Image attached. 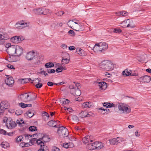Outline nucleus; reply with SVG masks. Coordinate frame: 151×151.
<instances>
[{
	"label": "nucleus",
	"instance_id": "21",
	"mask_svg": "<svg viewBox=\"0 0 151 151\" xmlns=\"http://www.w3.org/2000/svg\"><path fill=\"white\" fill-rule=\"evenodd\" d=\"M100 88L102 90H105L107 87V83L105 82L102 81L98 83Z\"/></svg>",
	"mask_w": 151,
	"mask_h": 151
},
{
	"label": "nucleus",
	"instance_id": "49",
	"mask_svg": "<svg viewBox=\"0 0 151 151\" xmlns=\"http://www.w3.org/2000/svg\"><path fill=\"white\" fill-rule=\"evenodd\" d=\"M9 118H7L6 117H4V119L3 120V122L4 123H6V124H7V122H9Z\"/></svg>",
	"mask_w": 151,
	"mask_h": 151
},
{
	"label": "nucleus",
	"instance_id": "36",
	"mask_svg": "<svg viewBox=\"0 0 151 151\" xmlns=\"http://www.w3.org/2000/svg\"><path fill=\"white\" fill-rule=\"evenodd\" d=\"M25 24H26V26H24V27H27V23H24V21L23 20H22V21H19L16 24V25H17L18 24H19L20 25H24Z\"/></svg>",
	"mask_w": 151,
	"mask_h": 151
},
{
	"label": "nucleus",
	"instance_id": "24",
	"mask_svg": "<svg viewBox=\"0 0 151 151\" xmlns=\"http://www.w3.org/2000/svg\"><path fill=\"white\" fill-rule=\"evenodd\" d=\"M131 71L128 69H126L122 72V74L124 76H127L131 75Z\"/></svg>",
	"mask_w": 151,
	"mask_h": 151
},
{
	"label": "nucleus",
	"instance_id": "3",
	"mask_svg": "<svg viewBox=\"0 0 151 151\" xmlns=\"http://www.w3.org/2000/svg\"><path fill=\"white\" fill-rule=\"evenodd\" d=\"M103 147V146L101 145V142H96L94 143L88 144L87 145L86 148L88 150H92L95 149L99 150L102 148Z\"/></svg>",
	"mask_w": 151,
	"mask_h": 151
},
{
	"label": "nucleus",
	"instance_id": "43",
	"mask_svg": "<svg viewBox=\"0 0 151 151\" xmlns=\"http://www.w3.org/2000/svg\"><path fill=\"white\" fill-rule=\"evenodd\" d=\"M56 70H55L53 69H48L47 70V71L49 73H54L55 72Z\"/></svg>",
	"mask_w": 151,
	"mask_h": 151
},
{
	"label": "nucleus",
	"instance_id": "38",
	"mask_svg": "<svg viewBox=\"0 0 151 151\" xmlns=\"http://www.w3.org/2000/svg\"><path fill=\"white\" fill-rule=\"evenodd\" d=\"M26 114L29 118H31L34 115L33 114L29 111L27 112L26 113Z\"/></svg>",
	"mask_w": 151,
	"mask_h": 151
},
{
	"label": "nucleus",
	"instance_id": "32",
	"mask_svg": "<svg viewBox=\"0 0 151 151\" xmlns=\"http://www.w3.org/2000/svg\"><path fill=\"white\" fill-rule=\"evenodd\" d=\"M109 141L110 144L112 145L116 144V143H117V139L116 138L110 139Z\"/></svg>",
	"mask_w": 151,
	"mask_h": 151
},
{
	"label": "nucleus",
	"instance_id": "12",
	"mask_svg": "<svg viewBox=\"0 0 151 151\" xmlns=\"http://www.w3.org/2000/svg\"><path fill=\"white\" fill-rule=\"evenodd\" d=\"M35 52L33 51L28 52L26 56V58L28 60H32L35 57Z\"/></svg>",
	"mask_w": 151,
	"mask_h": 151
},
{
	"label": "nucleus",
	"instance_id": "2",
	"mask_svg": "<svg viewBox=\"0 0 151 151\" xmlns=\"http://www.w3.org/2000/svg\"><path fill=\"white\" fill-rule=\"evenodd\" d=\"M101 68L107 71H109L113 69V64L109 60H104L100 64Z\"/></svg>",
	"mask_w": 151,
	"mask_h": 151
},
{
	"label": "nucleus",
	"instance_id": "64",
	"mask_svg": "<svg viewBox=\"0 0 151 151\" xmlns=\"http://www.w3.org/2000/svg\"><path fill=\"white\" fill-rule=\"evenodd\" d=\"M24 143L25 142H21L20 145L19 146L22 147H24Z\"/></svg>",
	"mask_w": 151,
	"mask_h": 151
},
{
	"label": "nucleus",
	"instance_id": "45",
	"mask_svg": "<svg viewBox=\"0 0 151 151\" xmlns=\"http://www.w3.org/2000/svg\"><path fill=\"white\" fill-rule=\"evenodd\" d=\"M0 134L3 135H6V131L3 129H0Z\"/></svg>",
	"mask_w": 151,
	"mask_h": 151
},
{
	"label": "nucleus",
	"instance_id": "46",
	"mask_svg": "<svg viewBox=\"0 0 151 151\" xmlns=\"http://www.w3.org/2000/svg\"><path fill=\"white\" fill-rule=\"evenodd\" d=\"M116 139H117V143H120L124 141L123 139L121 137H118L116 138Z\"/></svg>",
	"mask_w": 151,
	"mask_h": 151
},
{
	"label": "nucleus",
	"instance_id": "22",
	"mask_svg": "<svg viewBox=\"0 0 151 151\" xmlns=\"http://www.w3.org/2000/svg\"><path fill=\"white\" fill-rule=\"evenodd\" d=\"M100 43L96 44L93 47L92 50L95 52H98V51L101 52L100 50Z\"/></svg>",
	"mask_w": 151,
	"mask_h": 151
},
{
	"label": "nucleus",
	"instance_id": "13",
	"mask_svg": "<svg viewBox=\"0 0 151 151\" xmlns=\"http://www.w3.org/2000/svg\"><path fill=\"white\" fill-rule=\"evenodd\" d=\"M123 23H127L128 24L127 27H130L131 28H134L135 27V25L134 24L133 20L131 19H127L124 21Z\"/></svg>",
	"mask_w": 151,
	"mask_h": 151
},
{
	"label": "nucleus",
	"instance_id": "56",
	"mask_svg": "<svg viewBox=\"0 0 151 151\" xmlns=\"http://www.w3.org/2000/svg\"><path fill=\"white\" fill-rule=\"evenodd\" d=\"M69 87L70 89L73 90V91L75 90V89L76 88L74 87V86L73 85H70Z\"/></svg>",
	"mask_w": 151,
	"mask_h": 151
},
{
	"label": "nucleus",
	"instance_id": "15",
	"mask_svg": "<svg viewBox=\"0 0 151 151\" xmlns=\"http://www.w3.org/2000/svg\"><path fill=\"white\" fill-rule=\"evenodd\" d=\"M91 112H88L87 111H81L79 114V117L81 118H83L86 117L90 116L91 115L90 113Z\"/></svg>",
	"mask_w": 151,
	"mask_h": 151
},
{
	"label": "nucleus",
	"instance_id": "37",
	"mask_svg": "<svg viewBox=\"0 0 151 151\" xmlns=\"http://www.w3.org/2000/svg\"><path fill=\"white\" fill-rule=\"evenodd\" d=\"M113 32L114 33H119L122 32V30L120 29L117 28H113Z\"/></svg>",
	"mask_w": 151,
	"mask_h": 151
},
{
	"label": "nucleus",
	"instance_id": "28",
	"mask_svg": "<svg viewBox=\"0 0 151 151\" xmlns=\"http://www.w3.org/2000/svg\"><path fill=\"white\" fill-rule=\"evenodd\" d=\"M69 61L70 59L64 58H62L61 61L62 65L67 64L69 63Z\"/></svg>",
	"mask_w": 151,
	"mask_h": 151
},
{
	"label": "nucleus",
	"instance_id": "52",
	"mask_svg": "<svg viewBox=\"0 0 151 151\" xmlns=\"http://www.w3.org/2000/svg\"><path fill=\"white\" fill-rule=\"evenodd\" d=\"M107 107L108 108H111L114 107V104L112 103H108Z\"/></svg>",
	"mask_w": 151,
	"mask_h": 151
},
{
	"label": "nucleus",
	"instance_id": "25",
	"mask_svg": "<svg viewBox=\"0 0 151 151\" xmlns=\"http://www.w3.org/2000/svg\"><path fill=\"white\" fill-rule=\"evenodd\" d=\"M56 122V121L55 120H51L49 121L47 123V124L49 125L50 127H58L57 126V124H55L54 125V124Z\"/></svg>",
	"mask_w": 151,
	"mask_h": 151
},
{
	"label": "nucleus",
	"instance_id": "62",
	"mask_svg": "<svg viewBox=\"0 0 151 151\" xmlns=\"http://www.w3.org/2000/svg\"><path fill=\"white\" fill-rule=\"evenodd\" d=\"M63 147L65 148H67L69 147V145L68 143H64L63 144Z\"/></svg>",
	"mask_w": 151,
	"mask_h": 151
},
{
	"label": "nucleus",
	"instance_id": "41",
	"mask_svg": "<svg viewBox=\"0 0 151 151\" xmlns=\"http://www.w3.org/2000/svg\"><path fill=\"white\" fill-rule=\"evenodd\" d=\"M22 80V82H23V83H25L29 82L31 81H32L30 78L24 79H23Z\"/></svg>",
	"mask_w": 151,
	"mask_h": 151
},
{
	"label": "nucleus",
	"instance_id": "58",
	"mask_svg": "<svg viewBox=\"0 0 151 151\" xmlns=\"http://www.w3.org/2000/svg\"><path fill=\"white\" fill-rule=\"evenodd\" d=\"M69 50H73L76 49V47L74 46H70L69 47Z\"/></svg>",
	"mask_w": 151,
	"mask_h": 151
},
{
	"label": "nucleus",
	"instance_id": "27",
	"mask_svg": "<svg viewBox=\"0 0 151 151\" xmlns=\"http://www.w3.org/2000/svg\"><path fill=\"white\" fill-rule=\"evenodd\" d=\"M54 64L52 62H49L46 63L45 65V67L46 68H50L54 67Z\"/></svg>",
	"mask_w": 151,
	"mask_h": 151
},
{
	"label": "nucleus",
	"instance_id": "29",
	"mask_svg": "<svg viewBox=\"0 0 151 151\" xmlns=\"http://www.w3.org/2000/svg\"><path fill=\"white\" fill-rule=\"evenodd\" d=\"M117 15H122L126 16L128 15V12H119L116 13Z\"/></svg>",
	"mask_w": 151,
	"mask_h": 151
},
{
	"label": "nucleus",
	"instance_id": "11",
	"mask_svg": "<svg viewBox=\"0 0 151 151\" xmlns=\"http://www.w3.org/2000/svg\"><path fill=\"white\" fill-rule=\"evenodd\" d=\"M5 83L7 85L10 87H12L14 83V81L12 77H10L7 78L5 80Z\"/></svg>",
	"mask_w": 151,
	"mask_h": 151
},
{
	"label": "nucleus",
	"instance_id": "31",
	"mask_svg": "<svg viewBox=\"0 0 151 151\" xmlns=\"http://www.w3.org/2000/svg\"><path fill=\"white\" fill-rule=\"evenodd\" d=\"M67 68L65 67H63L62 66H61L60 68H58L56 70V71L57 73H58L62 71L63 70H66Z\"/></svg>",
	"mask_w": 151,
	"mask_h": 151
},
{
	"label": "nucleus",
	"instance_id": "42",
	"mask_svg": "<svg viewBox=\"0 0 151 151\" xmlns=\"http://www.w3.org/2000/svg\"><path fill=\"white\" fill-rule=\"evenodd\" d=\"M23 137L22 136H19L16 139V141L17 142H19L22 141Z\"/></svg>",
	"mask_w": 151,
	"mask_h": 151
},
{
	"label": "nucleus",
	"instance_id": "23",
	"mask_svg": "<svg viewBox=\"0 0 151 151\" xmlns=\"http://www.w3.org/2000/svg\"><path fill=\"white\" fill-rule=\"evenodd\" d=\"M91 136L90 135L86 136L85 137L83 138V140H84L85 139H86L87 141V145L88 144H90L93 141L92 139H91Z\"/></svg>",
	"mask_w": 151,
	"mask_h": 151
},
{
	"label": "nucleus",
	"instance_id": "55",
	"mask_svg": "<svg viewBox=\"0 0 151 151\" xmlns=\"http://www.w3.org/2000/svg\"><path fill=\"white\" fill-rule=\"evenodd\" d=\"M15 133V131H14V132H6V135H7L9 136H12L13 134H14Z\"/></svg>",
	"mask_w": 151,
	"mask_h": 151
},
{
	"label": "nucleus",
	"instance_id": "1",
	"mask_svg": "<svg viewBox=\"0 0 151 151\" xmlns=\"http://www.w3.org/2000/svg\"><path fill=\"white\" fill-rule=\"evenodd\" d=\"M42 135H43V137L37 139L36 138H33L32 139L30 140L29 142L31 143L32 145H33L35 143V142L36 141V142L38 145H40V148L38 150V151H48V147L45 145V144L41 140H42L46 138L49 139L48 136L46 135L41 134Z\"/></svg>",
	"mask_w": 151,
	"mask_h": 151
},
{
	"label": "nucleus",
	"instance_id": "9",
	"mask_svg": "<svg viewBox=\"0 0 151 151\" xmlns=\"http://www.w3.org/2000/svg\"><path fill=\"white\" fill-rule=\"evenodd\" d=\"M15 53L16 56L18 57L21 55L23 52V49L21 46L19 45H16Z\"/></svg>",
	"mask_w": 151,
	"mask_h": 151
},
{
	"label": "nucleus",
	"instance_id": "44",
	"mask_svg": "<svg viewBox=\"0 0 151 151\" xmlns=\"http://www.w3.org/2000/svg\"><path fill=\"white\" fill-rule=\"evenodd\" d=\"M52 151H60V149L58 147H55L53 146L52 147Z\"/></svg>",
	"mask_w": 151,
	"mask_h": 151
},
{
	"label": "nucleus",
	"instance_id": "17",
	"mask_svg": "<svg viewBox=\"0 0 151 151\" xmlns=\"http://www.w3.org/2000/svg\"><path fill=\"white\" fill-rule=\"evenodd\" d=\"M7 106L5 102L2 101L0 104V114L4 113L5 110L7 108Z\"/></svg>",
	"mask_w": 151,
	"mask_h": 151
},
{
	"label": "nucleus",
	"instance_id": "5",
	"mask_svg": "<svg viewBox=\"0 0 151 151\" xmlns=\"http://www.w3.org/2000/svg\"><path fill=\"white\" fill-rule=\"evenodd\" d=\"M33 12L36 14H43L44 15H47L49 12V10L45 7L38 8L34 9Z\"/></svg>",
	"mask_w": 151,
	"mask_h": 151
},
{
	"label": "nucleus",
	"instance_id": "50",
	"mask_svg": "<svg viewBox=\"0 0 151 151\" xmlns=\"http://www.w3.org/2000/svg\"><path fill=\"white\" fill-rule=\"evenodd\" d=\"M48 137V138H49V139H47V138H45V139H43L42 140H41V141H43V142L44 143L45 142V143H46L48 141H49L50 138H49V137L47 135Z\"/></svg>",
	"mask_w": 151,
	"mask_h": 151
},
{
	"label": "nucleus",
	"instance_id": "26",
	"mask_svg": "<svg viewBox=\"0 0 151 151\" xmlns=\"http://www.w3.org/2000/svg\"><path fill=\"white\" fill-rule=\"evenodd\" d=\"M74 92H73L72 94L75 95V96H80L81 94V90L79 89H76L74 90Z\"/></svg>",
	"mask_w": 151,
	"mask_h": 151
},
{
	"label": "nucleus",
	"instance_id": "20",
	"mask_svg": "<svg viewBox=\"0 0 151 151\" xmlns=\"http://www.w3.org/2000/svg\"><path fill=\"white\" fill-rule=\"evenodd\" d=\"M93 106V104L92 102H86L83 103L82 105V107L83 108H87L91 107Z\"/></svg>",
	"mask_w": 151,
	"mask_h": 151
},
{
	"label": "nucleus",
	"instance_id": "7",
	"mask_svg": "<svg viewBox=\"0 0 151 151\" xmlns=\"http://www.w3.org/2000/svg\"><path fill=\"white\" fill-rule=\"evenodd\" d=\"M9 38V36L7 33L0 32V45H3L6 40Z\"/></svg>",
	"mask_w": 151,
	"mask_h": 151
},
{
	"label": "nucleus",
	"instance_id": "59",
	"mask_svg": "<svg viewBox=\"0 0 151 151\" xmlns=\"http://www.w3.org/2000/svg\"><path fill=\"white\" fill-rule=\"evenodd\" d=\"M67 110L68 111H67V112L68 113H70L73 111L72 109L71 108H67Z\"/></svg>",
	"mask_w": 151,
	"mask_h": 151
},
{
	"label": "nucleus",
	"instance_id": "19",
	"mask_svg": "<svg viewBox=\"0 0 151 151\" xmlns=\"http://www.w3.org/2000/svg\"><path fill=\"white\" fill-rule=\"evenodd\" d=\"M76 51L78 54L81 56H84L86 55L85 52L80 48H77Z\"/></svg>",
	"mask_w": 151,
	"mask_h": 151
},
{
	"label": "nucleus",
	"instance_id": "57",
	"mask_svg": "<svg viewBox=\"0 0 151 151\" xmlns=\"http://www.w3.org/2000/svg\"><path fill=\"white\" fill-rule=\"evenodd\" d=\"M54 85V83L50 81H49L47 83V85L50 86H52Z\"/></svg>",
	"mask_w": 151,
	"mask_h": 151
},
{
	"label": "nucleus",
	"instance_id": "47",
	"mask_svg": "<svg viewBox=\"0 0 151 151\" xmlns=\"http://www.w3.org/2000/svg\"><path fill=\"white\" fill-rule=\"evenodd\" d=\"M42 86V84L40 83H38L35 85V87L37 88H40Z\"/></svg>",
	"mask_w": 151,
	"mask_h": 151
},
{
	"label": "nucleus",
	"instance_id": "33",
	"mask_svg": "<svg viewBox=\"0 0 151 151\" xmlns=\"http://www.w3.org/2000/svg\"><path fill=\"white\" fill-rule=\"evenodd\" d=\"M17 36H15L11 38V40L12 42L15 43H18V42L17 41Z\"/></svg>",
	"mask_w": 151,
	"mask_h": 151
},
{
	"label": "nucleus",
	"instance_id": "48",
	"mask_svg": "<svg viewBox=\"0 0 151 151\" xmlns=\"http://www.w3.org/2000/svg\"><path fill=\"white\" fill-rule=\"evenodd\" d=\"M70 101L68 99H66L65 100H64L63 101V104H69L70 102Z\"/></svg>",
	"mask_w": 151,
	"mask_h": 151
},
{
	"label": "nucleus",
	"instance_id": "40",
	"mask_svg": "<svg viewBox=\"0 0 151 151\" xmlns=\"http://www.w3.org/2000/svg\"><path fill=\"white\" fill-rule=\"evenodd\" d=\"M23 112V111L22 110L20 109H18L16 111L15 114L16 115L19 116L22 114Z\"/></svg>",
	"mask_w": 151,
	"mask_h": 151
},
{
	"label": "nucleus",
	"instance_id": "60",
	"mask_svg": "<svg viewBox=\"0 0 151 151\" xmlns=\"http://www.w3.org/2000/svg\"><path fill=\"white\" fill-rule=\"evenodd\" d=\"M68 33L69 34H71L73 35H75V33L72 30H70L69 31Z\"/></svg>",
	"mask_w": 151,
	"mask_h": 151
},
{
	"label": "nucleus",
	"instance_id": "4",
	"mask_svg": "<svg viewBox=\"0 0 151 151\" xmlns=\"http://www.w3.org/2000/svg\"><path fill=\"white\" fill-rule=\"evenodd\" d=\"M29 97V95L27 93H25L23 94H22L20 96V97L18 96L19 98L21 100L25 102H27L28 101H32L35 100L37 97V96L35 94H34V97H31L30 99H29L28 98Z\"/></svg>",
	"mask_w": 151,
	"mask_h": 151
},
{
	"label": "nucleus",
	"instance_id": "51",
	"mask_svg": "<svg viewBox=\"0 0 151 151\" xmlns=\"http://www.w3.org/2000/svg\"><path fill=\"white\" fill-rule=\"evenodd\" d=\"M17 122L19 124H21L24 123V121L22 119H21L20 121L17 120Z\"/></svg>",
	"mask_w": 151,
	"mask_h": 151
},
{
	"label": "nucleus",
	"instance_id": "54",
	"mask_svg": "<svg viewBox=\"0 0 151 151\" xmlns=\"http://www.w3.org/2000/svg\"><path fill=\"white\" fill-rule=\"evenodd\" d=\"M76 86L77 87V89H79L81 87L80 84L79 83H76V82H74Z\"/></svg>",
	"mask_w": 151,
	"mask_h": 151
},
{
	"label": "nucleus",
	"instance_id": "10",
	"mask_svg": "<svg viewBox=\"0 0 151 151\" xmlns=\"http://www.w3.org/2000/svg\"><path fill=\"white\" fill-rule=\"evenodd\" d=\"M119 109L123 111H125L126 113H129L131 111V109L128 107H126L122 104H119L118 106Z\"/></svg>",
	"mask_w": 151,
	"mask_h": 151
},
{
	"label": "nucleus",
	"instance_id": "61",
	"mask_svg": "<svg viewBox=\"0 0 151 151\" xmlns=\"http://www.w3.org/2000/svg\"><path fill=\"white\" fill-rule=\"evenodd\" d=\"M25 105H26L25 104L23 103H19V105L22 108H25Z\"/></svg>",
	"mask_w": 151,
	"mask_h": 151
},
{
	"label": "nucleus",
	"instance_id": "6",
	"mask_svg": "<svg viewBox=\"0 0 151 151\" xmlns=\"http://www.w3.org/2000/svg\"><path fill=\"white\" fill-rule=\"evenodd\" d=\"M58 130V133L60 136L63 137H67L69 134L68 131L67 129L63 126H60V125Z\"/></svg>",
	"mask_w": 151,
	"mask_h": 151
},
{
	"label": "nucleus",
	"instance_id": "30",
	"mask_svg": "<svg viewBox=\"0 0 151 151\" xmlns=\"http://www.w3.org/2000/svg\"><path fill=\"white\" fill-rule=\"evenodd\" d=\"M11 55V56L9 57V59L10 60L11 62H16L18 60V59H16V55Z\"/></svg>",
	"mask_w": 151,
	"mask_h": 151
},
{
	"label": "nucleus",
	"instance_id": "8",
	"mask_svg": "<svg viewBox=\"0 0 151 151\" xmlns=\"http://www.w3.org/2000/svg\"><path fill=\"white\" fill-rule=\"evenodd\" d=\"M17 126V124L15 122L13 121L12 119L9 117V122L6 124V126L9 129H12L15 128Z\"/></svg>",
	"mask_w": 151,
	"mask_h": 151
},
{
	"label": "nucleus",
	"instance_id": "39",
	"mask_svg": "<svg viewBox=\"0 0 151 151\" xmlns=\"http://www.w3.org/2000/svg\"><path fill=\"white\" fill-rule=\"evenodd\" d=\"M64 12L63 11H59L55 13V14L58 16H61L64 14Z\"/></svg>",
	"mask_w": 151,
	"mask_h": 151
},
{
	"label": "nucleus",
	"instance_id": "63",
	"mask_svg": "<svg viewBox=\"0 0 151 151\" xmlns=\"http://www.w3.org/2000/svg\"><path fill=\"white\" fill-rule=\"evenodd\" d=\"M32 135H30V134H27L25 136V139H28V138L29 137H32Z\"/></svg>",
	"mask_w": 151,
	"mask_h": 151
},
{
	"label": "nucleus",
	"instance_id": "34",
	"mask_svg": "<svg viewBox=\"0 0 151 151\" xmlns=\"http://www.w3.org/2000/svg\"><path fill=\"white\" fill-rule=\"evenodd\" d=\"M29 130L30 131L33 132L37 130V127L34 126H30L29 128Z\"/></svg>",
	"mask_w": 151,
	"mask_h": 151
},
{
	"label": "nucleus",
	"instance_id": "18",
	"mask_svg": "<svg viewBox=\"0 0 151 151\" xmlns=\"http://www.w3.org/2000/svg\"><path fill=\"white\" fill-rule=\"evenodd\" d=\"M139 79L142 81L143 83H149L151 80L150 76H145L139 78Z\"/></svg>",
	"mask_w": 151,
	"mask_h": 151
},
{
	"label": "nucleus",
	"instance_id": "35",
	"mask_svg": "<svg viewBox=\"0 0 151 151\" xmlns=\"http://www.w3.org/2000/svg\"><path fill=\"white\" fill-rule=\"evenodd\" d=\"M72 119L73 121L77 122L79 121L78 117L75 115H73L72 116Z\"/></svg>",
	"mask_w": 151,
	"mask_h": 151
},
{
	"label": "nucleus",
	"instance_id": "14",
	"mask_svg": "<svg viewBox=\"0 0 151 151\" xmlns=\"http://www.w3.org/2000/svg\"><path fill=\"white\" fill-rule=\"evenodd\" d=\"M100 51L103 53H105V51L108 48V45L105 42H101L100 43Z\"/></svg>",
	"mask_w": 151,
	"mask_h": 151
},
{
	"label": "nucleus",
	"instance_id": "16",
	"mask_svg": "<svg viewBox=\"0 0 151 151\" xmlns=\"http://www.w3.org/2000/svg\"><path fill=\"white\" fill-rule=\"evenodd\" d=\"M15 47L16 45H12V46H10L7 49V52L9 54V55H13L15 53Z\"/></svg>",
	"mask_w": 151,
	"mask_h": 151
},
{
	"label": "nucleus",
	"instance_id": "53",
	"mask_svg": "<svg viewBox=\"0 0 151 151\" xmlns=\"http://www.w3.org/2000/svg\"><path fill=\"white\" fill-rule=\"evenodd\" d=\"M6 66L10 69H15V68L14 67V66L12 65L11 64H8L6 65Z\"/></svg>",
	"mask_w": 151,
	"mask_h": 151
}]
</instances>
